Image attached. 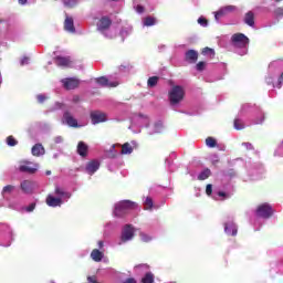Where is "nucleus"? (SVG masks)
Returning a JSON list of instances; mask_svg holds the SVG:
<instances>
[{"label": "nucleus", "instance_id": "f257e3e1", "mask_svg": "<svg viewBox=\"0 0 283 283\" xmlns=\"http://www.w3.org/2000/svg\"><path fill=\"white\" fill-rule=\"evenodd\" d=\"M70 198H72V193L61 187H56L54 193L46 197V205L49 207H61V205L67 202Z\"/></svg>", "mask_w": 283, "mask_h": 283}, {"label": "nucleus", "instance_id": "f03ea898", "mask_svg": "<svg viewBox=\"0 0 283 283\" xmlns=\"http://www.w3.org/2000/svg\"><path fill=\"white\" fill-rule=\"evenodd\" d=\"M232 45L240 56H244L249 52V38L243 33H234L231 36Z\"/></svg>", "mask_w": 283, "mask_h": 283}, {"label": "nucleus", "instance_id": "7ed1b4c3", "mask_svg": "<svg viewBox=\"0 0 283 283\" xmlns=\"http://www.w3.org/2000/svg\"><path fill=\"white\" fill-rule=\"evenodd\" d=\"M168 101L171 107H179L185 101V87L180 85L172 86L168 92Z\"/></svg>", "mask_w": 283, "mask_h": 283}, {"label": "nucleus", "instance_id": "20e7f679", "mask_svg": "<svg viewBox=\"0 0 283 283\" xmlns=\"http://www.w3.org/2000/svg\"><path fill=\"white\" fill-rule=\"evenodd\" d=\"M138 205L136 202L124 200L115 205L114 214L117 217L123 216V213L129 211V209H136Z\"/></svg>", "mask_w": 283, "mask_h": 283}, {"label": "nucleus", "instance_id": "39448f33", "mask_svg": "<svg viewBox=\"0 0 283 283\" xmlns=\"http://www.w3.org/2000/svg\"><path fill=\"white\" fill-rule=\"evenodd\" d=\"M19 171H23L24 174H36V171H39V164L22 160L19 165Z\"/></svg>", "mask_w": 283, "mask_h": 283}, {"label": "nucleus", "instance_id": "423d86ee", "mask_svg": "<svg viewBox=\"0 0 283 283\" xmlns=\"http://www.w3.org/2000/svg\"><path fill=\"white\" fill-rule=\"evenodd\" d=\"M134 240V227L125 226L122 230V235L118 244H125V242H129Z\"/></svg>", "mask_w": 283, "mask_h": 283}, {"label": "nucleus", "instance_id": "0eeeda50", "mask_svg": "<svg viewBox=\"0 0 283 283\" xmlns=\"http://www.w3.org/2000/svg\"><path fill=\"white\" fill-rule=\"evenodd\" d=\"M258 218H271L273 216V208L269 203H262L256 209Z\"/></svg>", "mask_w": 283, "mask_h": 283}, {"label": "nucleus", "instance_id": "6e6552de", "mask_svg": "<svg viewBox=\"0 0 283 283\" xmlns=\"http://www.w3.org/2000/svg\"><path fill=\"white\" fill-rule=\"evenodd\" d=\"M231 12H235V7L226 6L221 8L219 11L214 12V19L217 22H220V19H222V17H227V14H231Z\"/></svg>", "mask_w": 283, "mask_h": 283}, {"label": "nucleus", "instance_id": "1a4fd4ad", "mask_svg": "<svg viewBox=\"0 0 283 283\" xmlns=\"http://www.w3.org/2000/svg\"><path fill=\"white\" fill-rule=\"evenodd\" d=\"M109 25H112V20H109V18L107 17H103L97 23V30H99V32L106 31V34H109V32H112V31H107Z\"/></svg>", "mask_w": 283, "mask_h": 283}, {"label": "nucleus", "instance_id": "9d476101", "mask_svg": "<svg viewBox=\"0 0 283 283\" xmlns=\"http://www.w3.org/2000/svg\"><path fill=\"white\" fill-rule=\"evenodd\" d=\"M63 123L69 125V127H85V124H78L76 118H74L72 115L69 113H65L63 116Z\"/></svg>", "mask_w": 283, "mask_h": 283}, {"label": "nucleus", "instance_id": "9b49d317", "mask_svg": "<svg viewBox=\"0 0 283 283\" xmlns=\"http://www.w3.org/2000/svg\"><path fill=\"white\" fill-rule=\"evenodd\" d=\"M91 120L93 125H98V123H105L107 120V115L101 112L91 113Z\"/></svg>", "mask_w": 283, "mask_h": 283}, {"label": "nucleus", "instance_id": "f8f14e48", "mask_svg": "<svg viewBox=\"0 0 283 283\" xmlns=\"http://www.w3.org/2000/svg\"><path fill=\"white\" fill-rule=\"evenodd\" d=\"M63 86L65 90H76L81 82L74 77L62 80Z\"/></svg>", "mask_w": 283, "mask_h": 283}, {"label": "nucleus", "instance_id": "ddd939ff", "mask_svg": "<svg viewBox=\"0 0 283 283\" xmlns=\"http://www.w3.org/2000/svg\"><path fill=\"white\" fill-rule=\"evenodd\" d=\"M96 83L101 87H118V82H109V80H107V77L105 76L98 77L96 80Z\"/></svg>", "mask_w": 283, "mask_h": 283}, {"label": "nucleus", "instance_id": "4468645a", "mask_svg": "<svg viewBox=\"0 0 283 283\" xmlns=\"http://www.w3.org/2000/svg\"><path fill=\"white\" fill-rule=\"evenodd\" d=\"M64 30L66 32H70L71 34H74V32H76V28H74V19H72V17L70 15H66L65 18Z\"/></svg>", "mask_w": 283, "mask_h": 283}, {"label": "nucleus", "instance_id": "2eb2a0df", "mask_svg": "<svg viewBox=\"0 0 283 283\" xmlns=\"http://www.w3.org/2000/svg\"><path fill=\"white\" fill-rule=\"evenodd\" d=\"M149 124V117L145 115H139L134 118L133 125H137L138 127H147Z\"/></svg>", "mask_w": 283, "mask_h": 283}, {"label": "nucleus", "instance_id": "dca6fc26", "mask_svg": "<svg viewBox=\"0 0 283 283\" xmlns=\"http://www.w3.org/2000/svg\"><path fill=\"white\" fill-rule=\"evenodd\" d=\"M99 167L101 164L97 160L90 161L86 165V172L90 174V176H92L93 174H96V171H98Z\"/></svg>", "mask_w": 283, "mask_h": 283}, {"label": "nucleus", "instance_id": "f3484780", "mask_svg": "<svg viewBox=\"0 0 283 283\" xmlns=\"http://www.w3.org/2000/svg\"><path fill=\"white\" fill-rule=\"evenodd\" d=\"M224 232L227 235H238V227L233 222H228L224 226Z\"/></svg>", "mask_w": 283, "mask_h": 283}, {"label": "nucleus", "instance_id": "a211bd4d", "mask_svg": "<svg viewBox=\"0 0 283 283\" xmlns=\"http://www.w3.org/2000/svg\"><path fill=\"white\" fill-rule=\"evenodd\" d=\"M55 63L59 67H70L72 61H70V57L57 56Z\"/></svg>", "mask_w": 283, "mask_h": 283}, {"label": "nucleus", "instance_id": "6ab92c4d", "mask_svg": "<svg viewBox=\"0 0 283 283\" xmlns=\"http://www.w3.org/2000/svg\"><path fill=\"white\" fill-rule=\"evenodd\" d=\"M21 189L24 191V193H31L32 189H34V182L24 180L21 182Z\"/></svg>", "mask_w": 283, "mask_h": 283}, {"label": "nucleus", "instance_id": "aec40b11", "mask_svg": "<svg viewBox=\"0 0 283 283\" xmlns=\"http://www.w3.org/2000/svg\"><path fill=\"white\" fill-rule=\"evenodd\" d=\"M33 156H43L45 154V148H43V145L36 144L31 149Z\"/></svg>", "mask_w": 283, "mask_h": 283}, {"label": "nucleus", "instance_id": "412c9836", "mask_svg": "<svg viewBox=\"0 0 283 283\" xmlns=\"http://www.w3.org/2000/svg\"><path fill=\"white\" fill-rule=\"evenodd\" d=\"M91 258L94 262H101V260H103L104 258V254L102 251H99L98 249H94L92 252H91Z\"/></svg>", "mask_w": 283, "mask_h": 283}, {"label": "nucleus", "instance_id": "4be33fe9", "mask_svg": "<svg viewBox=\"0 0 283 283\" xmlns=\"http://www.w3.org/2000/svg\"><path fill=\"white\" fill-rule=\"evenodd\" d=\"M244 21L247 25H250V28H253V25H255V15L253 14V12L249 11L245 14Z\"/></svg>", "mask_w": 283, "mask_h": 283}, {"label": "nucleus", "instance_id": "5701e85b", "mask_svg": "<svg viewBox=\"0 0 283 283\" xmlns=\"http://www.w3.org/2000/svg\"><path fill=\"white\" fill-rule=\"evenodd\" d=\"M186 60H188L190 63H196L198 61V52L190 50L186 53Z\"/></svg>", "mask_w": 283, "mask_h": 283}, {"label": "nucleus", "instance_id": "b1692460", "mask_svg": "<svg viewBox=\"0 0 283 283\" xmlns=\"http://www.w3.org/2000/svg\"><path fill=\"white\" fill-rule=\"evenodd\" d=\"M87 149H88V147H87V145L85 143L80 142L77 144V154L80 156H87Z\"/></svg>", "mask_w": 283, "mask_h": 283}, {"label": "nucleus", "instance_id": "393cba45", "mask_svg": "<svg viewBox=\"0 0 283 283\" xmlns=\"http://www.w3.org/2000/svg\"><path fill=\"white\" fill-rule=\"evenodd\" d=\"M165 126H163V122H157L154 124L153 129L149 132V134H161L164 132Z\"/></svg>", "mask_w": 283, "mask_h": 283}, {"label": "nucleus", "instance_id": "a878e982", "mask_svg": "<svg viewBox=\"0 0 283 283\" xmlns=\"http://www.w3.org/2000/svg\"><path fill=\"white\" fill-rule=\"evenodd\" d=\"M132 151H134V148L132 147V144L126 143L122 146V150L120 154L122 155H127V154H132Z\"/></svg>", "mask_w": 283, "mask_h": 283}, {"label": "nucleus", "instance_id": "bb28decb", "mask_svg": "<svg viewBox=\"0 0 283 283\" xmlns=\"http://www.w3.org/2000/svg\"><path fill=\"white\" fill-rule=\"evenodd\" d=\"M12 191H14V186L12 185H8V186H4L3 189H2V197L6 198V196H10V193H12Z\"/></svg>", "mask_w": 283, "mask_h": 283}, {"label": "nucleus", "instance_id": "cd10ccee", "mask_svg": "<svg viewBox=\"0 0 283 283\" xmlns=\"http://www.w3.org/2000/svg\"><path fill=\"white\" fill-rule=\"evenodd\" d=\"M143 24L146 25L147 28L151 25H156V18L147 17L144 19Z\"/></svg>", "mask_w": 283, "mask_h": 283}, {"label": "nucleus", "instance_id": "c85d7f7f", "mask_svg": "<svg viewBox=\"0 0 283 283\" xmlns=\"http://www.w3.org/2000/svg\"><path fill=\"white\" fill-rule=\"evenodd\" d=\"M78 4V0H63L64 8H74Z\"/></svg>", "mask_w": 283, "mask_h": 283}, {"label": "nucleus", "instance_id": "c756f323", "mask_svg": "<svg viewBox=\"0 0 283 283\" xmlns=\"http://www.w3.org/2000/svg\"><path fill=\"white\" fill-rule=\"evenodd\" d=\"M210 176H211V170L205 169L199 174L198 180H207V178H209Z\"/></svg>", "mask_w": 283, "mask_h": 283}, {"label": "nucleus", "instance_id": "7c9ffc66", "mask_svg": "<svg viewBox=\"0 0 283 283\" xmlns=\"http://www.w3.org/2000/svg\"><path fill=\"white\" fill-rule=\"evenodd\" d=\"M142 283H154V274L151 272L146 273L142 279Z\"/></svg>", "mask_w": 283, "mask_h": 283}, {"label": "nucleus", "instance_id": "2f4dec72", "mask_svg": "<svg viewBox=\"0 0 283 283\" xmlns=\"http://www.w3.org/2000/svg\"><path fill=\"white\" fill-rule=\"evenodd\" d=\"M158 85V77L153 76L148 78V87H156Z\"/></svg>", "mask_w": 283, "mask_h": 283}, {"label": "nucleus", "instance_id": "473e14b6", "mask_svg": "<svg viewBox=\"0 0 283 283\" xmlns=\"http://www.w3.org/2000/svg\"><path fill=\"white\" fill-rule=\"evenodd\" d=\"M206 145H207V147L213 148V147H216L217 142L213 137H208L206 139Z\"/></svg>", "mask_w": 283, "mask_h": 283}, {"label": "nucleus", "instance_id": "72a5a7b5", "mask_svg": "<svg viewBox=\"0 0 283 283\" xmlns=\"http://www.w3.org/2000/svg\"><path fill=\"white\" fill-rule=\"evenodd\" d=\"M139 237H140L142 242H151V240H153L151 235H149L145 232H142L139 234Z\"/></svg>", "mask_w": 283, "mask_h": 283}, {"label": "nucleus", "instance_id": "f704fd0d", "mask_svg": "<svg viewBox=\"0 0 283 283\" xmlns=\"http://www.w3.org/2000/svg\"><path fill=\"white\" fill-rule=\"evenodd\" d=\"M145 205V209L149 210L154 207V201L151 200V198L147 197L144 201Z\"/></svg>", "mask_w": 283, "mask_h": 283}, {"label": "nucleus", "instance_id": "c9c22d12", "mask_svg": "<svg viewBox=\"0 0 283 283\" xmlns=\"http://www.w3.org/2000/svg\"><path fill=\"white\" fill-rule=\"evenodd\" d=\"M234 129H244V124L240 119H234Z\"/></svg>", "mask_w": 283, "mask_h": 283}, {"label": "nucleus", "instance_id": "e433bc0d", "mask_svg": "<svg viewBox=\"0 0 283 283\" xmlns=\"http://www.w3.org/2000/svg\"><path fill=\"white\" fill-rule=\"evenodd\" d=\"M7 144L9 145V147H14V145H17V139H14V137L9 136L7 138Z\"/></svg>", "mask_w": 283, "mask_h": 283}, {"label": "nucleus", "instance_id": "4c0bfd02", "mask_svg": "<svg viewBox=\"0 0 283 283\" xmlns=\"http://www.w3.org/2000/svg\"><path fill=\"white\" fill-rule=\"evenodd\" d=\"M198 23H199V25H202V28H207V25H208L207 19H205L202 17L198 19Z\"/></svg>", "mask_w": 283, "mask_h": 283}, {"label": "nucleus", "instance_id": "58836bf2", "mask_svg": "<svg viewBox=\"0 0 283 283\" xmlns=\"http://www.w3.org/2000/svg\"><path fill=\"white\" fill-rule=\"evenodd\" d=\"M279 66H280V62H272L269 65V70H270V72H273V70H275V67H279Z\"/></svg>", "mask_w": 283, "mask_h": 283}, {"label": "nucleus", "instance_id": "ea45409f", "mask_svg": "<svg viewBox=\"0 0 283 283\" xmlns=\"http://www.w3.org/2000/svg\"><path fill=\"white\" fill-rule=\"evenodd\" d=\"M202 54H205L206 56H207L208 54H210V55L213 56L214 53H213V50H212V49L206 48V49H203Z\"/></svg>", "mask_w": 283, "mask_h": 283}, {"label": "nucleus", "instance_id": "a19ab883", "mask_svg": "<svg viewBox=\"0 0 283 283\" xmlns=\"http://www.w3.org/2000/svg\"><path fill=\"white\" fill-rule=\"evenodd\" d=\"M273 78H275V75L269 74V76L266 77L268 85H273Z\"/></svg>", "mask_w": 283, "mask_h": 283}, {"label": "nucleus", "instance_id": "79ce46f5", "mask_svg": "<svg viewBox=\"0 0 283 283\" xmlns=\"http://www.w3.org/2000/svg\"><path fill=\"white\" fill-rule=\"evenodd\" d=\"M211 191H213V186L211 184L207 185L206 187V193L207 196H211Z\"/></svg>", "mask_w": 283, "mask_h": 283}, {"label": "nucleus", "instance_id": "37998d69", "mask_svg": "<svg viewBox=\"0 0 283 283\" xmlns=\"http://www.w3.org/2000/svg\"><path fill=\"white\" fill-rule=\"evenodd\" d=\"M197 70H199V72H202V70H205V62H199L197 64Z\"/></svg>", "mask_w": 283, "mask_h": 283}, {"label": "nucleus", "instance_id": "c03bdc74", "mask_svg": "<svg viewBox=\"0 0 283 283\" xmlns=\"http://www.w3.org/2000/svg\"><path fill=\"white\" fill-rule=\"evenodd\" d=\"M275 14H276V17H283V9L282 8H277L275 10Z\"/></svg>", "mask_w": 283, "mask_h": 283}, {"label": "nucleus", "instance_id": "a18cd8bd", "mask_svg": "<svg viewBox=\"0 0 283 283\" xmlns=\"http://www.w3.org/2000/svg\"><path fill=\"white\" fill-rule=\"evenodd\" d=\"M136 12H138V14H143V12H145V9L142 6H137Z\"/></svg>", "mask_w": 283, "mask_h": 283}, {"label": "nucleus", "instance_id": "49530a36", "mask_svg": "<svg viewBox=\"0 0 283 283\" xmlns=\"http://www.w3.org/2000/svg\"><path fill=\"white\" fill-rule=\"evenodd\" d=\"M45 98H48L45 95H42V94L38 95L39 103H43Z\"/></svg>", "mask_w": 283, "mask_h": 283}, {"label": "nucleus", "instance_id": "de8ad7c7", "mask_svg": "<svg viewBox=\"0 0 283 283\" xmlns=\"http://www.w3.org/2000/svg\"><path fill=\"white\" fill-rule=\"evenodd\" d=\"M28 63H30V59L29 57H23L21 60V65H28Z\"/></svg>", "mask_w": 283, "mask_h": 283}, {"label": "nucleus", "instance_id": "09e8293b", "mask_svg": "<svg viewBox=\"0 0 283 283\" xmlns=\"http://www.w3.org/2000/svg\"><path fill=\"white\" fill-rule=\"evenodd\" d=\"M129 32H132V28H128V30L125 32V30H123L120 32L122 36H127V34H129Z\"/></svg>", "mask_w": 283, "mask_h": 283}, {"label": "nucleus", "instance_id": "8fccbe9b", "mask_svg": "<svg viewBox=\"0 0 283 283\" xmlns=\"http://www.w3.org/2000/svg\"><path fill=\"white\" fill-rule=\"evenodd\" d=\"M243 147H245L247 149H253V145L249 143H243Z\"/></svg>", "mask_w": 283, "mask_h": 283}, {"label": "nucleus", "instance_id": "3c124183", "mask_svg": "<svg viewBox=\"0 0 283 283\" xmlns=\"http://www.w3.org/2000/svg\"><path fill=\"white\" fill-rule=\"evenodd\" d=\"M34 207H35V205H34V203H31V205L27 208V211H29V212L34 211Z\"/></svg>", "mask_w": 283, "mask_h": 283}, {"label": "nucleus", "instance_id": "603ef678", "mask_svg": "<svg viewBox=\"0 0 283 283\" xmlns=\"http://www.w3.org/2000/svg\"><path fill=\"white\" fill-rule=\"evenodd\" d=\"M262 123H264V116H263V115L261 116V119H260V120H256V122H255V125H260V124H262Z\"/></svg>", "mask_w": 283, "mask_h": 283}, {"label": "nucleus", "instance_id": "864d4df0", "mask_svg": "<svg viewBox=\"0 0 283 283\" xmlns=\"http://www.w3.org/2000/svg\"><path fill=\"white\" fill-rule=\"evenodd\" d=\"M137 269H144L145 271H147V269H149V266L147 264H143L137 266Z\"/></svg>", "mask_w": 283, "mask_h": 283}, {"label": "nucleus", "instance_id": "5fc2aeb1", "mask_svg": "<svg viewBox=\"0 0 283 283\" xmlns=\"http://www.w3.org/2000/svg\"><path fill=\"white\" fill-rule=\"evenodd\" d=\"M249 109V104H244L241 108V112H247Z\"/></svg>", "mask_w": 283, "mask_h": 283}, {"label": "nucleus", "instance_id": "6e6d98bb", "mask_svg": "<svg viewBox=\"0 0 283 283\" xmlns=\"http://www.w3.org/2000/svg\"><path fill=\"white\" fill-rule=\"evenodd\" d=\"M55 143H63V137H61V136L56 137Z\"/></svg>", "mask_w": 283, "mask_h": 283}, {"label": "nucleus", "instance_id": "4d7b16f0", "mask_svg": "<svg viewBox=\"0 0 283 283\" xmlns=\"http://www.w3.org/2000/svg\"><path fill=\"white\" fill-rule=\"evenodd\" d=\"M124 283H136V280H134V279H128V280H126Z\"/></svg>", "mask_w": 283, "mask_h": 283}, {"label": "nucleus", "instance_id": "13d9d810", "mask_svg": "<svg viewBox=\"0 0 283 283\" xmlns=\"http://www.w3.org/2000/svg\"><path fill=\"white\" fill-rule=\"evenodd\" d=\"M20 6H25L28 3V0H19Z\"/></svg>", "mask_w": 283, "mask_h": 283}, {"label": "nucleus", "instance_id": "bf43d9fd", "mask_svg": "<svg viewBox=\"0 0 283 283\" xmlns=\"http://www.w3.org/2000/svg\"><path fill=\"white\" fill-rule=\"evenodd\" d=\"M218 196H219L220 198L227 197V195H226L224 192H219Z\"/></svg>", "mask_w": 283, "mask_h": 283}, {"label": "nucleus", "instance_id": "052dcab7", "mask_svg": "<svg viewBox=\"0 0 283 283\" xmlns=\"http://www.w3.org/2000/svg\"><path fill=\"white\" fill-rule=\"evenodd\" d=\"M0 247H10V241L7 243H0Z\"/></svg>", "mask_w": 283, "mask_h": 283}, {"label": "nucleus", "instance_id": "680f3d73", "mask_svg": "<svg viewBox=\"0 0 283 283\" xmlns=\"http://www.w3.org/2000/svg\"><path fill=\"white\" fill-rule=\"evenodd\" d=\"M98 247H99V249H103V241H98Z\"/></svg>", "mask_w": 283, "mask_h": 283}, {"label": "nucleus", "instance_id": "e2e57ef3", "mask_svg": "<svg viewBox=\"0 0 283 283\" xmlns=\"http://www.w3.org/2000/svg\"><path fill=\"white\" fill-rule=\"evenodd\" d=\"M9 239L12 240V235L11 234H9Z\"/></svg>", "mask_w": 283, "mask_h": 283}, {"label": "nucleus", "instance_id": "0e129e2a", "mask_svg": "<svg viewBox=\"0 0 283 283\" xmlns=\"http://www.w3.org/2000/svg\"><path fill=\"white\" fill-rule=\"evenodd\" d=\"M106 36H108L109 39H112V38H113L112 35H106Z\"/></svg>", "mask_w": 283, "mask_h": 283}, {"label": "nucleus", "instance_id": "69168bd1", "mask_svg": "<svg viewBox=\"0 0 283 283\" xmlns=\"http://www.w3.org/2000/svg\"><path fill=\"white\" fill-rule=\"evenodd\" d=\"M46 174H48V176H50V174H51V172H50V171H48Z\"/></svg>", "mask_w": 283, "mask_h": 283}, {"label": "nucleus", "instance_id": "338daca9", "mask_svg": "<svg viewBox=\"0 0 283 283\" xmlns=\"http://www.w3.org/2000/svg\"><path fill=\"white\" fill-rule=\"evenodd\" d=\"M275 1H280V0H275Z\"/></svg>", "mask_w": 283, "mask_h": 283}, {"label": "nucleus", "instance_id": "774afa93", "mask_svg": "<svg viewBox=\"0 0 283 283\" xmlns=\"http://www.w3.org/2000/svg\"><path fill=\"white\" fill-rule=\"evenodd\" d=\"M51 283H54V282H51Z\"/></svg>", "mask_w": 283, "mask_h": 283}]
</instances>
